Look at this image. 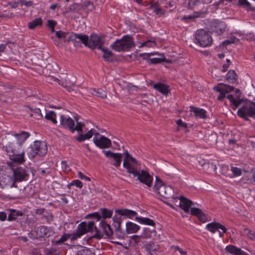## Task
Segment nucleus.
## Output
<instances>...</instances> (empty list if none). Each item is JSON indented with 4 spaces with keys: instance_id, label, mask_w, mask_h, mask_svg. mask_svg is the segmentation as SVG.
I'll list each match as a JSON object with an SVG mask.
<instances>
[{
    "instance_id": "nucleus-48",
    "label": "nucleus",
    "mask_w": 255,
    "mask_h": 255,
    "mask_svg": "<svg viewBox=\"0 0 255 255\" xmlns=\"http://www.w3.org/2000/svg\"><path fill=\"white\" fill-rule=\"evenodd\" d=\"M74 235V233L72 234H64L61 237L59 241L63 242L67 240L68 239H70L71 240H75L76 239H72L73 236Z\"/></svg>"
},
{
    "instance_id": "nucleus-51",
    "label": "nucleus",
    "mask_w": 255,
    "mask_h": 255,
    "mask_svg": "<svg viewBox=\"0 0 255 255\" xmlns=\"http://www.w3.org/2000/svg\"><path fill=\"white\" fill-rule=\"evenodd\" d=\"M70 185L75 186L79 188H82L83 187V183L79 180H75L71 182Z\"/></svg>"
},
{
    "instance_id": "nucleus-18",
    "label": "nucleus",
    "mask_w": 255,
    "mask_h": 255,
    "mask_svg": "<svg viewBox=\"0 0 255 255\" xmlns=\"http://www.w3.org/2000/svg\"><path fill=\"white\" fill-rule=\"evenodd\" d=\"M107 157L112 158L114 160L113 165L116 167L120 166L122 162V155L120 153H113L110 151H103Z\"/></svg>"
},
{
    "instance_id": "nucleus-52",
    "label": "nucleus",
    "mask_w": 255,
    "mask_h": 255,
    "mask_svg": "<svg viewBox=\"0 0 255 255\" xmlns=\"http://www.w3.org/2000/svg\"><path fill=\"white\" fill-rule=\"evenodd\" d=\"M198 3L199 1L198 0H189L188 3V7L189 9H193Z\"/></svg>"
},
{
    "instance_id": "nucleus-23",
    "label": "nucleus",
    "mask_w": 255,
    "mask_h": 255,
    "mask_svg": "<svg viewBox=\"0 0 255 255\" xmlns=\"http://www.w3.org/2000/svg\"><path fill=\"white\" fill-rule=\"evenodd\" d=\"M115 212L121 216H126L129 219H132L137 214L135 211L124 208L116 210Z\"/></svg>"
},
{
    "instance_id": "nucleus-4",
    "label": "nucleus",
    "mask_w": 255,
    "mask_h": 255,
    "mask_svg": "<svg viewBox=\"0 0 255 255\" xmlns=\"http://www.w3.org/2000/svg\"><path fill=\"white\" fill-rule=\"evenodd\" d=\"M134 46L133 38L128 35H126L122 38L117 40L111 46V47L117 52L128 51Z\"/></svg>"
},
{
    "instance_id": "nucleus-43",
    "label": "nucleus",
    "mask_w": 255,
    "mask_h": 255,
    "mask_svg": "<svg viewBox=\"0 0 255 255\" xmlns=\"http://www.w3.org/2000/svg\"><path fill=\"white\" fill-rule=\"evenodd\" d=\"M31 116L36 119H40L42 117L41 110L39 109H35L32 111Z\"/></svg>"
},
{
    "instance_id": "nucleus-19",
    "label": "nucleus",
    "mask_w": 255,
    "mask_h": 255,
    "mask_svg": "<svg viewBox=\"0 0 255 255\" xmlns=\"http://www.w3.org/2000/svg\"><path fill=\"white\" fill-rule=\"evenodd\" d=\"M13 135L14 136L13 139L16 141L17 146L20 147L22 144L24 143L30 136V134L28 132L22 131L18 133H14Z\"/></svg>"
},
{
    "instance_id": "nucleus-7",
    "label": "nucleus",
    "mask_w": 255,
    "mask_h": 255,
    "mask_svg": "<svg viewBox=\"0 0 255 255\" xmlns=\"http://www.w3.org/2000/svg\"><path fill=\"white\" fill-rule=\"evenodd\" d=\"M154 189L160 196L164 198L169 199L172 197L173 190L171 187L164 185L158 176L155 177Z\"/></svg>"
},
{
    "instance_id": "nucleus-32",
    "label": "nucleus",
    "mask_w": 255,
    "mask_h": 255,
    "mask_svg": "<svg viewBox=\"0 0 255 255\" xmlns=\"http://www.w3.org/2000/svg\"><path fill=\"white\" fill-rule=\"evenodd\" d=\"M10 213L8 216L7 220L8 221H12L16 219L18 216H22L23 213L21 211L16 210L15 209H10L9 210Z\"/></svg>"
},
{
    "instance_id": "nucleus-50",
    "label": "nucleus",
    "mask_w": 255,
    "mask_h": 255,
    "mask_svg": "<svg viewBox=\"0 0 255 255\" xmlns=\"http://www.w3.org/2000/svg\"><path fill=\"white\" fill-rule=\"evenodd\" d=\"M237 40H238V39L235 37L231 36L228 39L224 41L223 42V44L224 45H228L229 44L234 43L236 42V41H237Z\"/></svg>"
},
{
    "instance_id": "nucleus-22",
    "label": "nucleus",
    "mask_w": 255,
    "mask_h": 255,
    "mask_svg": "<svg viewBox=\"0 0 255 255\" xmlns=\"http://www.w3.org/2000/svg\"><path fill=\"white\" fill-rule=\"evenodd\" d=\"M15 140L13 138L9 139L5 145L3 146V150L5 151L8 155L12 153H15L16 149V146L15 145Z\"/></svg>"
},
{
    "instance_id": "nucleus-47",
    "label": "nucleus",
    "mask_w": 255,
    "mask_h": 255,
    "mask_svg": "<svg viewBox=\"0 0 255 255\" xmlns=\"http://www.w3.org/2000/svg\"><path fill=\"white\" fill-rule=\"evenodd\" d=\"M62 85L63 87L67 88L69 91H71L74 90V85L72 83H69L65 81L62 83Z\"/></svg>"
},
{
    "instance_id": "nucleus-49",
    "label": "nucleus",
    "mask_w": 255,
    "mask_h": 255,
    "mask_svg": "<svg viewBox=\"0 0 255 255\" xmlns=\"http://www.w3.org/2000/svg\"><path fill=\"white\" fill-rule=\"evenodd\" d=\"M55 34L57 37L58 38H65L69 33L59 30L56 31Z\"/></svg>"
},
{
    "instance_id": "nucleus-28",
    "label": "nucleus",
    "mask_w": 255,
    "mask_h": 255,
    "mask_svg": "<svg viewBox=\"0 0 255 255\" xmlns=\"http://www.w3.org/2000/svg\"><path fill=\"white\" fill-rule=\"evenodd\" d=\"M143 238L154 239L156 236V232L154 229H151L149 228H144L141 234Z\"/></svg>"
},
{
    "instance_id": "nucleus-3",
    "label": "nucleus",
    "mask_w": 255,
    "mask_h": 255,
    "mask_svg": "<svg viewBox=\"0 0 255 255\" xmlns=\"http://www.w3.org/2000/svg\"><path fill=\"white\" fill-rule=\"evenodd\" d=\"M76 120V125H75L73 120L68 116L61 115L60 119V125L64 128L69 129L72 133L75 131H77L78 132H83V127L84 125L78 122L77 119Z\"/></svg>"
},
{
    "instance_id": "nucleus-1",
    "label": "nucleus",
    "mask_w": 255,
    "mask_h": 255,
    "mask_svg": "<svg viewBox=\"0 0 255 255\" xmlns=\"http://www.w3.org/2000/svg\"><path fill=\"white\" fill-rule=\"evenodd\" d=\"M67 41H72L76 46L78 43L81 42L85 46L91 49L98 48L101 49L103 48L104 41L103 38L95 34H92L89 38L88 36L85 34H79L75 33H71L67 39Z\"/></svg>"
},
{
    "instance_id": "nucleus-59",
    "label": "nucleus",
    "mask_w": 255,
    "mask_h": 255,
    "mask_svg": "<svg viewBox=\"0 0 255 255\" xmlns=\"http://www.w3.org/2000/svg\"><path fill=\"white\" fill-rule=\"evenodd\" d=\"M132 240L135 242V243L137 244H139L140 241V236L134 235L132 238Z\"/></svg>"
},
{
    "instance_id": "nucleus-14",
    "label": "nucleus",
    "mask_w": 255,
    "mask_h": 255,
    "mask_svg": "<svg viewBox=\"0 0 255 255\" xmlns=\"http://www.w3.org/2000/svg\"><path fill=\"white\" fill-rule=\"evenodd\" d=\"M206 228L207 230L212 233H215L216 231H218L219 229L222 230V232L219 231V236L220 237H223L224 234L227 231V229L225 227L222 225L220 223L216 222H213L207 224L206 225Z\"/></svg>"
},
{
    "instance_id": "nucleus-9",
    "label": "nucleus",
    "mask_w": 255,
    "mask_h": 255,
    "mask_svg": "<svg viewBox=\"0 0 255 255\" xmlns=\"http://www.w3.org/2000/svg\"><path fill=\"white\" fill-rule=\"evenodd\" d=\"M94 229H95V231L98 233V231L97 228L95 226V223L93 221H90L88 223L82 222L78 225L77 230L74 233L72 239H77L78 238H80L87 232H92Z\"/></svg>"
},
{
    "instance_id": "nucleus-40",
    "label": "nucleus",
    "mask_w": 255,
    "mask_h": 255,
    "mask_svg": "<svg viewBox=\"0 0 255 255\" xmlns=\"http://www.w3.org/2000/svg\"><path fill=\"white\" fill-rule=\"evenodd\" d=\"M100 212L102 214V217L104 219L111 218L113 213L112 210H108L106 208H101L100 209Z\"/></svg>"
},
{
    "instance_id": "nucleus-11",
    "label": "nucleus",
    "mask_w": 255,
    "mask_h": 255,
    "mask_svg": "<svg viewBox=\"0 0 255 255\" xmlns=\"http://www.w3.org/2000/svg\"><path fill=\"white\" fill-rule=\"evenodd\" d=\"M136 177L137 180L141 183L145 184L148 187H151L153 182V177L145 170H139L134 176Z\"/></svg>"
},
{
    "instance_id": "nucleus-25",
    "label": "nucleus",
    "mask_w": 255,
    "mask_h": 255,
    "mask_svg": "<svg viewBox=\"0 0 255 255\" xmlns=\"http://www.w3.org/2000/svg\"><path fill=\"white\" fill-rule=\"evenodd\" d=\"M190 211L192 215L196 216L203 223L206 222L207 216L201 210L196 208H192Z\"/></svg>"
},
{
    "instance_id": "nucleus-16",
    "label": "nucleus",
    "mask_w": 255,
    "mask_h": 255,
    "mask_svg": "<svg viewBox=\"0 0 255 255\" xmlns=\"http://www.w3.org/2000/svg\"><path fill=\"white\" fill-rule=\"evenodd\" d=\"M14 182H21L25 179L27 176L25 168L18 167L13 170L12 175Z\"/></svg>"
},
{
    "instance_id": "nucleus-13",
    "label": "nucleus",
    "mask_w": 255,
    "mask_h": 255,
    "mask_svg": "<svg viewBox=\"0 0 255 255\" xmlns=\"http://www.w3.org/2000/svg\"><path fill=\"white\" fill-rule=\"evenodd\" d=\"M213 89L214 90L220 93V95L218 96L217 99L221 101L225 98L227 93L233 90L234 88L228 85L220 83L217 86L214 87Z\"/></svg>"
},
{
    "instance_id": "nucleus-12",
    "label": "nucleus",
    "mask_w": 255,
    "mask_h": 255,
    "mask_svg": "<svg viewBox=\"0 0 255 255\" xmlns=\"http://www.w3.org/2000/svg\"><path fill=\"white\" fill-rule=\"evenodd\" d=\"M93 140L95 145L100 148H108L111 145V140L104 135H100L99 133Z\"/></svg>"
},
{
    "instance_id": "nucleus-30",
    "label": "nucleus",
    "mask_w": 255,
    "mask_h": 255,
    "mask_svg": "<svg viewBox=\"0 0 255 255\" xmlns=\"http://www.w3.org/2000/svg\"><path fill=\"white\" fill-rule=\"evenodd\" d=\"M135 220L140 224L154 226L155 225L154 222L148 218L141 217H136Z\"/></svg>"
},
{
    "instance_id": "nucleus-62",
    "label": "nucleus",
    "mask_w": 255,
    "mask_h": 255,
    "mask_svg": "<svg viewBox=\"0 0 255 255\" xmlns=\"http://www.w3.org/2000/svg\"><path fill=\"white\" fill-rule=\"evenodd\" d=\"M92 216L95 218H96L98 221H100L101 219V215H100L99 213L97 212L93 213V214H92Z\"/></svg>"
},
{
    "instance_id": "nucleus-41",
    "label": "nucleus",
    "mask_w": 255,
    "mask_h": 255,
    "mask_svg": "<svg viewBox=\"0 0 255 255\" xmlns=\"http://www.w3.org/2000/svg\"><path fill=\"white\" fill-rule=\"evenodd\" d=\"M45 118L48 120L51 121L53 123H57L56 121V114L53 111H50L47 113L45 116Z\"/></svg>"
},
{
    "instance_id": "nucleus-45",
    "label": "nucleus",
    "mask_w": 255,
    "mask_h": 255,
    "mask_svg": "<svg viewBox=\"0 0 255 255\" xmlns=\"http://www.w3.org/2000/svg\"><path fill=\"white\" fill-rule=\"evenodd\" d=\"M245 233L251 240L255 239V232L250 230L249 229L246 228L244 230Z\"/></svg>"
},
{
    "instance_id": "nucleus-61",
    "label": "nucleus",
    "mask_w": 255,
    "mask_h": 255,
    "mask_svg": "<svg viewBox=\"0 0 255 255\" xmlns=\"http://www.w3.org/2000/svg\"><path fill=\"white\" fill-rule=\"evenodd\" d=\"M56 22L53 20H49L48 21V26L49 28L54 27Z\"/></svg>"
},
{
    "instance_id": "nucleus-17",
    "label": "nucleus",
    "mask_w": 255,
    "mask_h": 255,
    "mask_svg": "<svg viewBox=\"0 0 255 255\" xmlns=\"http://www.w3.org/2000/svg\"><path fill=\"white\" fill-rule=\"evenodd\" d=\"M226 29V24L223 21L215 20L212 22L211 29L218 35L223 33Z\"/></svg>"
},
{
    "instance_id": "nucleus-21",
    "label": "nucleus",
    "mask_w": 255,
    "mask_h": 255,
    "mask_svg": "<svg viewBox=\"0 0 255 255\" xmlns=\"http://www.w3.org/2000/svg\"><path fill=\"white\" fill-rule=\"evenodd\" d=\"M100 232H102V235H100L99 236H102V237L104 236H106V237H110L112 236L113 234V231L111 229L110 225L107 224L105 221H102L100 222Z\"/></svg>"
},
{
    "instance_id": "nucleus-33",
    "label": "nucleus",
    "mask_w": 255,
    "mask_h": 255,
    "mask_svg": "<svg viewBox=\"0 0 255 255\" xmlns=\"http://www.w3.org/2000/svg\"><path fill=\"white\" fill-rule=\"evenodd\" d=\"M89 92L91 95L97 96L103 99L107 97L106 92L102 89H98L97 90L95 89H90L89 90Z\"/></svg>"
},
{
    "instance_id": "nucleus-63",
    "label": "nucleus",
    "mask_w": 255,
    "mask_h": 255,
    "mask_svg": "<svg viewBox=\"0 0 255 255\" xmlns=\"http://www.w3.org/2000/svg\"><path fill=\"white\" fill-rule=\"evenodd\" d=\"M229 66H230L229 63H227L226 64H223L222 71L223 72H226L227 70V69H228Z\"/></svg>"
},
{
    "instance_id": "nucleus-2",
    "label": "nucleus",
    "mask_w": 255,
    "mask_h": 255,
    "mask_svg": "<svg viewBox=\"0 0 255 255\" xmlns=\"http://www.w3.org/2000/svg\"><path fill=\"white\" fill-rule=\"evenodd\" d=\"M227 99L235 106V108L242 105V107L238 111L239 116L244 119H247L248 117L255 118V103L249 101L245 102L242 100L234 98L232 95H228Z\"/></svg>"
},
{
    "instance_id": "nucleus-34",
    "label": "nucleus",
    "mask_w": 255,
    "mask_h": 255,
    "mask_svg": "<svg viewBox=\"0 0 255 255\" xmlns=\"http://www.w3.org/2000/svg\"><path fill=\"white\" fill-rule=\"evenodd\" d=\"M49 230L47 227L45 226H41L39 227L36 230L37 236L39 238L46 237L49 236Z\"/></svg>"
},
{
    "instance_id": "nucleus-35",
    "label": "nucleus",
    "mask_w": 255,
    "mask_h": 255,
    "mask_svg": "<svg viewBox=\"0 0 255 255\" xmlns=\"http://www.w3.org/2000/svg\"><path fill=\"white\" fill-rule=\"evenodd\" d=\"M100 50L103 52V58L105 60L107 61H111L112 60L113 54L111 51L104 47H103Z\"/></svg>"
},
{
    "instance_id": "nucleus-15",
    "label": "nucleus",
    "mask_w": 255,
    "mask_h": 255,
    "mask_svg": "<svg viewBox=\"0 0 255 255\" xmlns=\"http://www.w3.org/2000/svg\"><path fill=\"white\" fill-rule=\"evenodd\" d=\"M15 182L12 175L7 174H0V186L1 188L9 186L10 188L14 187Z\"/></svg>"
},
{
    "instance_id": "nucleus-39",
    "label": "nucleus",
    "mask_w": 255,
    "mask_h": 255,
    "mask_svg": "<svg viewBox=\"0 0 255 255\" xmlns=\"http://www.w3.org/2000/svg\"><path fill=\"white\" fill-rule=\"evenodd\" d=\"M42 20L41 18H36L28 23V27L31 29H34L37 26L41 25L42 24Z\"/></svg>"
},
{
    "instance_id": "nucleus-29",
    "label": "nucleus",
    "mask_w": 255,
    "mask_h": 255,
    "mask_svg": "<svg viewBox=\"0 0 255 255\" xmlns=\"http://www.w3.org/2000/svg\"><path fill=\"white\" fill-rule=\"evenodd\" d=\"M153 88L164 95H167L169 92V87L162 83H157L153 85Z\"/></svg>"
},
{
    "instance_id": "nucleus-46",
    "label": "nucleus",
    "mask_w": 255,
    "mask_h": 255,
    "mask_svg": "<svg viewBox=\"0 0 255 255\" xmlns=\"http://www.w3.org/2000/svg\"><path fill=\"white\" fill-rule=\"evenodd\" d=\"M231 170L235 176H240L242 173L241 169L237 167L232 166Z\"/></svg>"
},
{
    "instance_id": "nucleus-58",
    "label": "nucleus",
    "mask_w": 255,
    "mask_h": 255,
    "mask_svg": "<svg viewBox=\"0 0 255 255\" xmlns=\"http://www.w3.org/2000/svg\"><path fill=\"white\" fill-rule=\"evenodd\" d=\"M7 217L6 214L4 212H0V220L4 221L6 220Z\"/></svg>"
},
{
    "instance_id": "nucleus-5",
    "label": "nucleus",
    "mask_w": 255,
    "mask_h": 255,
    "mask_svg": "<svg viewBox=\"0 0 255 255\" xmlns=\"http://www.w3.org/2000/svg\"><path fill=\"white\" fill-rule=\"evenodd\" d=\"M47 152V147L44 141L35 140L27 150V155L29 158H34L36 155L43 156Z\"/></svg>"
},
{
    "instance_id": "nucleus-38",
    "label": "nucleus",
    "mask_w": 255,
    "mask_h": 255,
    "mask_svg": "<svg viewBox=\"0 0 255 255\" xmlns=\"http://www.w3.org/2000/svg\"><path fill=\"white\" fill-rule=\"evenodd\" d=\"M240 250V249L238 248L233 245L227 246L225 248V250L227 252L234 255H236Z\"/></svg>"
},
{
    "instance_id": "nucleus-20",
    "label": "nucleus",
    "mask_w": 255,
    "mask_h": 255,
    "mask_svg": "<svg viewBox=\"0 0 255 255\" xmlns=\"http://www.w3.org/2000/svg\"><path fill=\"white\" fill-rule=\"evenodd\" d=\"M8 156L9 159L15 163L22 164L25 161L24 151L20 153H18L17 151H16L15 153L10 154Z\"/></svg>"
},
{
    "instance_id": "nucleus-37",
    "label": "nucleus",
    "mask_w": 255,
    "mask_h": 255,
    "mask_svg": "<svg viewBox=\"0 0 255 255\" xmlns=\"http://www.w3.org/2000/svg\"><path fill=\"white\" fill-rule=\"evenodd\" d=\"M237 75L233 70H230L226 74V79L230 83H234L236 80Z\"/></svg>"
},
{
    "instance_id": "nucleus-8",
    "label": "nucleus",
    "mask_w": 255,
    "mask_h": 255,
    "mask_svg": "<svg viewBox=\"0 0 255 255\" xmlns=\"http://www.w3.org/2000/svg\"><path fill=\"white\" fill-rule=\"evenodd\" d=\"M126 157L123 161V166L129 173L134 176L138 170V164L137 160L126 151L124 152Z\"/></svg>"
},
{
    "instance_id": "nucleus-53",
    "label": "nucleus",
    "mask_w": 255,
    "mask_h": 255,
    "mask_svg": "<svg viewBox=\"0 0 255 255\" xmlns=\"http://www.w3.org/2000/svg\"><path fill=\"white\" fill-rule=\"evenodd\" d=\"M149 61L150 63L152 64H157L162 62L163 60L160 58H153L149 59Z\"/></svg>"
},
{
    "instance_id": "nucleus-24",
    "label": "nucleus",
    "mask_w": 255,
    "mask_h": 255,
    "mask_svg": "<svg viewBox=\"0 0 255 255\" xmlns=\"http://www.w3.org/2000/svg\"><path fill=\"white\" fill-rule=\"evenodd\" d=\"M97 135H98V132L95 129H91L85 134H80L77 137L76 139L79 141L81 142L90 139L93 135L97 136Z\"/></svg>"
},
{
    "instance_id": "nucleus-54",
    "label": "nucleus",
    "mask_w": 255,
    "mask_h": 255,
    "mask_svg": "<svg viewBox=\"0 0 255 255\" xmlns=\"http://www.w3.org/2000/svg\"><path fill=\"white\" fill-rule=\"evenodd\" d=\"M78 176L79 178L83 179V180H86L87 181H90L91 179L90 177H87L84 175V174L81 171H78Z\"/></svg>"
},
{
    "instance_id": "nucleus-36",
    "label": "nucleus",
    "mask_w": 255,
    "mask_h": 255,
    "mask_svg": "<svg viewBox=\"0 0 255 255\" xmlns=\"http://www.w3.org/2000/svg\"><path fill=\"white\" fill-rule=\"evenodd\" d=\"M159 249L158 246L153 243H150L146 246V251L151 255L156 253Z\"/></svg>"
},
{
    "instance_id": "nucleus-44",
    "label": "nucleus",
    "mask_w": 255,
    "mask_h": 255,
    "mask_svg": "<svg viewBox=\"0 0 255 255\" xmlns=\"http://www.w3.org/2000/svg\"><path fill=\"white\" fill-rule=\"evenodd\" d=\"M155 45L156 43L154 41L149 40L145 42L141 43V45L139 46V47L140 48L144 46L148 47H153L155 46Z\"/></svg>"
},
{
    "instance_id": "nucleus-64",
    "label": "nucleus",
    "mask_w": 255,
    "mask_h": 255,
    "mask_svg": "<svg viewBox=\"0 0 255 255\" xmlns=\"http://www.w3.org/2000/svg\"><path fill=\"white\" fill-rule=\"evenodd\" d=\"M176 124L181 127H186L185 124L183 123L182 120H179L176 121Z\"/></svg>"
},
{
    "instance_id": "nucleus-31",
    "label": "nucleus",
    "mask_w": 255,
    "mask_h": 255,
    "mask_svg": "<svg viewBox=\"0 0 255 255\" xmlns=\"http://www.w3.org/2000/svg\"><path fill=\"white\" fill-rule=\"evenodd\" d=\"M149 8L152 9L156 14L159 16L163 15L165 13V10L159 6L157 2L151 3Z\"/></svg>"
},
{
    "instance_id": "nucleus-55",
    "label": "nucleus",
    "mask_w": 255,
    "mask_h": 255,
    "mask_svg": "<svg viewBox=\"0 0 255 255\" xmlns=\"http://www.w3.org/2000/svg\"><path fill=\"white\" fill-rule=\"evenodd\" d=\"M239 3L247 8L250 7V3L247 1V0H239Z\"/></svg>"
},
{
    "instance_id": "nucleus-42",
    "label": "nucleus",
    "mask_w": 255,
    "mask_h": 255,
    "mask_svg": "<svg viewBox=\"0 0 255 255\" xmlns=\"http://www.w3.org/2000/svg\"><path fill=\"white\" fill-rule=\"evenodd\" d=\"M76 255H94V254L90 250L86 248H82Z\"/></svg>"
},
{
    "instance_id": "nucleus-60",
    "label": "nucleus",
    "mask_w": 255,
    "mask_h": 255,
    "mask_svg": "<svg viewBox=\"0 0 255 255\" xmlns=\"http://www.w3.org/2000/svg\"><path fill=\"white\" fill-rule=\"evenodd\" d=\"M174 249L176 251H178L181 255H186V252L185 251H183L182 249L180 248L179 247L176 246L174 247Z\"/></svg>"
},
{
    "instance_id": "nucleus-26",
    "label": "nucleus",
    "mask_w": 255,
    "mask_h": 255,
    "mask_svg": "<svg viewBox=\"0 0 255 255\" xmlns=\"http://www.w3.org/2000/svg\"><path fill=\"white\" fill-rule=\"evenodd\" d=\"M140 228L139 225L131 222H128L126 225V232L128 234L136 233Z\"/></svg>"
},
{
    "instance_id": "nucleus-57",
    "label": "nucleus",
    "mask_w": 255,
    "mask_h": 255,
    "mask_svg": "<svg viewBox=\"0 0 255 255\" xmlns=\"http://www.w3.org/2000/svg\"><path fill=\"white\" fill-rule=\"evenodd\" d=\"M46 255H60L59 253L57 250H50L46 252Z\"/></svg>"
},
{
    "instance_id": "nucleus-56",
    "label": "nucleus",
    "mask_w": 255,
    "mask_h": 255,
    "mask_svg": "<svg viewBox=\"0 0 255 255\" xmlns=\"http://www.w3.org/2000/svg\"><path fill=\"white\" fill-rule=\"evenodd\" d=\"M157 54V52H151V53H145L141 54V56H143L144 59H148V58L153 55Z\"/></svg>"
},
{
    "instance_id": "nucleus-27",
    "label": "nucleus",
    "mask_w": 255,
    "mask_h": 255,
    "mask_svg": "<svg viewBox=\"0 0 255 255\" xmlns=\"http://www.w3.org/2000/svg\"><path fill=\"white\" fill-rule=\"evenodd\" d=\"M190 111L194 113L195 116L197 118L205 119L206 118L207 112L203 109L190 107Z\"/></svg>"
},
{
    "instance_id": "nucleus-10",
    "label": "nucleus",
    "mask_w": 255,
    "mask_h": 255,
    "mask_svg": "<svg viewBox=\"0 0 255 255\" xmlns=\"http://www.w3.org/2000/svg\"><path fill=\"white\" fill-rule=\"evenodd\" d=\"M172 201L173 205L168 203L170 206L172 208H173V205H175L176 207L179 206L186 213L189 212V208L193 205L192 202L191 200L183 196H180L179 198L177 197L172 198Z\"/></svg>"
},
{
    "instance_id": "nucleus-6",
    "label": "nucleus",
    "mask_w": 255,
    "mask_h": 255,
    "mask_svg": "<svg viewBox=\"0 0 255 255\" xmlns=\"http://www.w3.org/2000/svg\"><path fill=\"white\" fill-rule=\"evenodd\" d=\"M195 42L201 47L210 46L212 42L210 32L204 29L197 30L195 34Z\"/></svg>"
}]
</instances>
